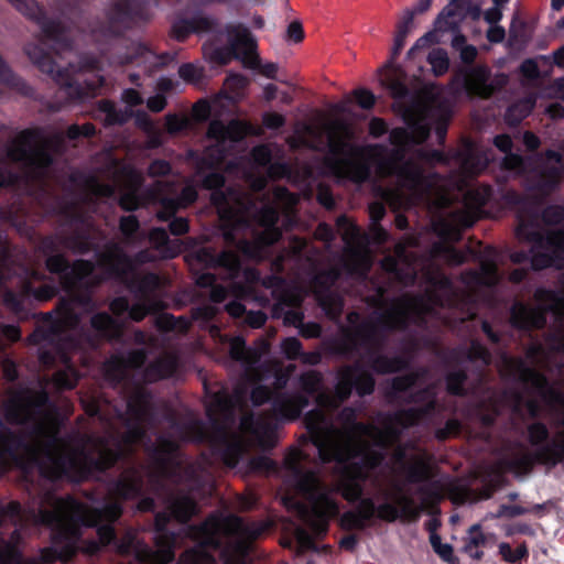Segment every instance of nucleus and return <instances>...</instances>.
I'll use <instances>...</instances> for the list:
<instances>
[{
  "label": "nucleus",
  "mask_w": 564,
  "mask_h": 564,
  "mask_svg": "<svg viewBox=\"0 0 564 564\" xmlns=\"http://www.w3.org/2000/svg\"><path fill=\"white\" fill-rule=\"evenodd\" d=\"M175 367V358L171 355H164L148 366L144 379L147 381H156L166 378L173 373Z\"/></svg>",
  "instance_id": "obj_34"
},
{
  "label": "nucleus",
  "mask_w": 564,
  "mask_h": 564,
  "mask_svg": "<svg viewBox=\"0 0 564 564\" xmlns=\"http://www.w3.org/2000/svg\"><path fill=\"white\" fill-rule=\"evenodd\" d=\"M414 17L415 10H410L409 8L404 9L400 13L395 25L391 58L383 66L384 69L394 68V58L400 54L404 46L406 36L414 29Z\"/></svg>",
  "instance_id": "obj_29"
},
{
  "label": "nucleus",
  "mask_w": 564,
  "mask_h": 564,
  "mask_svg": "<svg viewBox=\"0 0 564 564\" xmlns=\"http://www.w3.org/2000/svg\"><path fill=\"white\" fill-rule=\"evenodd\" d=\"M383 83L395 98L404 97L408 94L406 86L392 74H387Z\"/></svg>",
  "instance_id": "obj_51"
},
{
  "label": "nucleus",
  "mask_w": 564,
  "mask_h": 564,
  "mask_svg": "<svg viewBox=\"0 0 564 564\" xmlns=\"http://www.w3.org/2000/svg\"><path fill=\"white\" fill-rule=\"evenodd\" d=\"M303 459L301 451H293L285 457V465L290 482L306 497L310 507L293 498H284V505L294 510L300 519L319 535L326 531L328 520L338 512V507L315 473L304 468Z\"/></svg>",
  "instance_id": "obj_10"
},
{
  "label": "nucleus",
  "mask_w": 564,
  "mask_h": 564,
  "mask_svg": "<svg viewBox=\"0 0 564 564\" xmlns=\"http://www.w3.org/2000/svg\"><path fill=\"white\" fill-rule=\"evenodd\" d=\"M547 431L542 424L535 423L529 427V438L533 445H540L546 440Z\"/></svg>",
  "instance_id": "obj_61"
},
{
  "label": "nucleus",
  "mask_w": 564,
  "mask_h": 564,
  "mask_svg": "<svg viewBox=\"0 0 564 564\" xmlns=\"http://www.w3.org/2000/svg\"><path fill=\"white\" fill-rule=\"evenodd\" d=\"M417 381L419 376L413 373L403 377H398L393 379L392 388L395 392L403 391L411 387H419L420 383Z\"/></svg>",
  "instance_id": "obj_53"
},
{
  "label": "nucleus",
  "mask_w": 564,
  "mask_h": 564,
  "mask_svg": "<svg viewBox=\"0 0 564 564\" xmlns=\"http://www.w3.org/2000/svg\"><path fill=\"white\" fill-rule=\"evenodd\" d=\"M178 75L186 82L197 83L203 77L202 68L194 64H184L178 68Z\"/></svg>",
  "instance_id": "obj_49"
},
{
  "label": "nucleus",
  "mask_w": 564,
  "mask_h": 564,
  "mask_svg": "<svg viewBox=\"0 0 564 564\" xmlns=\"http://www.w3.org/2000/svg\"><path fill=\"white\" fill-rule=\"evenodd\" d=\"M471 0H449L435 20L438 31L447 32L458 26L469 11Z\"/></svg>",
  "instance_id": "obj_28"
},
{
  "label": "nucleus",
  "mask_w": 564,
  "mask_h": 564,
  "mask_svg": "<svg viewBox=\"0 0 564 564\" xmlns=\"http://www.w3.org/2000/svg\"><path fill=\"white\" fill-rule=\"evenodd\" d=\"M249 393L247 382H240L232 395L226 391L214 393L207 404V415L218 437L225 445V463L234 467L239 456L248 445L258 444L267 447L273 445V417L243 415L239 424V432H230L235 422V409L241 408Z\"/></svg>",
  "instance_id": "obj_6"
},
{
  "label": "nucleus",
  "mask_w": 564,
  "mask_h": 564,
  "mask_svg": "<svg viewBox=\"0 0 564 564\" xmlns=\"http://www.w3.org/2000/svg\"><path fill=\"white\" fill-rule=\"evenodd\" d=\"M18 11L32 19H37L39 7L34 0H8Z\"/></svg>",
  "instance_id": "obj_48"
},
{
  "label": "nucleus",
  "mask_w": 564,
  "mask_h": 564,
  "mask_svg": "<svg viewBox=\"0 0 564 564\" xmlns=\"http://www.w3.org/2000/svg\"><path fill=\"white\" fill-rule=\"evenodd\" d=\"M99 267L108 275H116L127 282L132 290L139 293V303L129 310V316L141 321L148 313L163 307L162 301L154 293L161 281L153 273L142 274L137 271L132 260L128 259L117 246L102 256Z\"/></svg>",
  "instance_id": "obj_12"
},
{
  "label": "nucleus",
  "mask_w": 564,
  "mask_h": 564,
  "mask_svg": "<svg viewBox=\"0 0 564 564\" xmlns=\"http://www.w3.org/2000/svg\"><path fill=\"white\" fill-rule=\"evenodd\" d=\"M224 184V177L219 173H210L203 180L206 188L215 189L212 193V202L217 207L220 219L224 223V237L229 242H236V232L245 226L248 210V199L237 189L227 192L218 189Z\"/></svg>",
  "instance_id": "obj_14"
},
{
  "label": "nucleus",
  "mask_w": 564,
  "mask_h": 564,
  "mask_svg": "<svg viewBox=\"0 0 564 564\" xmlns=\"http://www.w3.org/2000/svg\"><path fill=\"white\" fill-rule=\"evenodd\" d=\"M563 171L564 165L561 162V155L554 151L546 152V165L540 173L536 188L541 193H547L557 184Z\"/></svg>",
  "instance_id": "obj_30"
},
{
  "label": "nucleus",
  "mask_w": 564,
  "mask_h": 564,
  "mask_svg": "<svg viewBox=\"0 0 564 564\" xmlns=\"http://www.w3.org/2000/svg\"><path fill=\"white\" fill-rule=\"evenodd\" d=\"M462 94L458 84L430 93L406 106L402 117L408 129L395 128L390 131L392 151L383 155L381 145H357L354 143L355 129L340 119L323 124H301L288 142L291 148L307 147L314 150L328 149L329 161L339 176L355 182H364L370 175L373 162L381 176L393 175L398 188L388 189L383 197L393 208H406L434 192L435 205L444 212L436 223L440 236L447 240H458L463 228L471 226L480 216L481 207L490 196V188L466 183L465 177L480 173L488 158L471 145H466L457 155L459 176L451 181L452 188H444L440 180L430 172L435 162L444 161L437 150L412 151L413 145L424 142L432 127L442 141L445 138L447 122L452 113V101Z\"/></svg>",
  "instance_id": "obj_1"
},
{
  "label": "nucleus",
  "mask_w": 564,
  "mask_h": 564,
  "mask_svg": "<svg viewBox=\"0 0 564 564\" xmlns=\"http://www.w3.org/2000/svg\"><path fill=\"white\" fill-rule=\"evenodd\" d=\"M528 364L508 356L500 358L499 369L503 376L522 382L534 390L536 397L550 409L558 412L563 427L556 433L551 443L539 449V458L545 462L564 457V391L560 386H549L545 379L533 369V366L547 367L550 356L544 348L534 346L528 351Z\"/></svg>",
  "instance_id": "obj_7"
},
{
  "label": "nucleus",
  "mask_w": 564,
  "mask_h": 564,
  "mask_svg": "<svg viewBox=\"0 0 564 564\" xmlns=\"http://www.w3.org/2000/svg\"><path fill=\"white\" fill-rule=\"evenodd\" d=\"M251 133V127L238 120H231L227 124L220 120L210 122L207 135L215 141L218 152H224L232 143Z\"/></svg>",
  "instance_id": "obj_25"
},
{
  "label": "nucleus",
  "mask_w": 564,
  "mask_h": 564,
  "mask_svg": "<svg viewBox=\"0 0 564 564\" xmlns=\"http://www.w3.org/2000/svg\"><path fill=\"white\" fill-rule=\"evenodd\" d=\"M369 361H372L373 369L381 373L393 372L404 366V361L402 359L388 358L384 356H377L376 358L369 357Z\"/></svg>",
  "instance_id": "obj_43"
},
{
  "label": "nucleus",
  "mask_w": 564,
  "mask_h": 564,
  "mask_svg": "<svg viewBox=\"0 0 564 564\" xmlns=\"http://www.w3.org/2000/svg\"><path fill=\"white\" fill-rule=\"evenodd\" d=\"M373 386L375 381L366 370L347 367L339 375L335 394L319 392L316 402L321 408L335 409L350 395L352 387L360 395H365L372 392Z\"/></svg>",
  "instance_id": "obj_17"
},
{
  "label": "nucleus",
  "mask_w": 564,
  "mask_h": 564,
  "mask_svg": "<svg viewBox=\"0 0 564 564\" xmlns=\"http://www.w3.org/2000/svg\"><path fill=\"white\" fill-rule=\"evenodd\" d=\"M120 229L122 235L129 240L130 237L138 231L139 223L134 216L122 217L120 220Z\"/></svg>",
  "instance_id": "obj_60"
},
{
  "label": "nucleus",
  "mask_w": 564,
  "mask_h": 564,
  "mask_svg": "<svg viewBox=\"0 0 564 564\" xmlns=\"http://www.w3.org/2000/svg\"><path fill=\"white\" fill-rule=\"evenodd\" d=\"M304 39V31L300 21H293L286 29L285 40L291 43H300Z\"/></svg>",
  "instance_id": "obj_58"
},
{
  "label": "nucleus",
  "mask_w": 564,
  "mask_h": 564,
  "mask_svg": "<svg viewBox=\"0 0 564 564\" xmlns=\"http://www.w3.org/2000/svg\"><path fill=\"white\" fill-rule=\"evenodd\" d=\"M282 349L289 359H294L300 355L301 343L299 339H296L294 337L286 338L282 343Z\"/></svg>",
  "instance_id": "obj_62"
},
{
  "label": "nucleus",
  "mask_w": 564,
  "mask_h": 564,
  "mask_svg": "<svg viewBox=\"0 0 564 564\" xmlns=\"http://www.w3.org/2000/svg\"><path fill=\"white\" fill-rule=\"evenodd\" d=\"M187 126V120L174 115L166 116V130L171 134L182 131Z\"/></svg>",
  "instance_id": "obj_64"
},
{
  "label": "nucleus",
  "mask_w": 564,
  "mask_h": 564,
  "mask_svg": "<svg viewBox=\"0 0 564 564\" xmlns=\"http://www.w3.org/2000/svg\"><path fill=\"white\" fill-rule=\"evenodd\" d=\"M499 552L503 560L509 563H517L528 554L525 545H519L516 550H512L508 543H501Z\"/></svg>",
  "instance_id": "obj_46"
},
{
  "label": "nucleus",
  "mask_w": 564,
  "mask_h": 564,
  "mask_svg": "<svg viewBox=\"0 0 564 564\" xmlns=\"http://www.w3.org/2000/svg\"><path fill=\"white\" fill-rule=\"evenodd\" d=\"M41 28L48 40L57 43L66 41L65 29L59 22L44 20L41 22Z\"/></svg>",
  "instance_id": "obj_44"
},
{
  "label": "nucleus",
  "mask_w": 564,
  "mask_h": 564,
  "mask_svg": "<svg viewBox=\"0 0 564 564\" xmlns=\"http://www.w3.org/2000/svg\"><path fill=\"white\" fill-rule=\"evenodd\" d=\"M44 392L20 390L6 403L7 419L14 423H31L32 440L21 442L9 435L0 422V470L25 455L30 464L48 478L63 474L84 476L95 469H106L141 440L149 416L150 397L137 390L127 402L124 413H118L123 432L111 423L107 437H82L66 442L57 436L58 423L46 408Z\"/></svg>",
  "instance_id": "obj_3"
},
{
  "label": "nucleus",
  "mask_w": 564,
  "mask_h": 564,
  "mask_svg": "<svg viewBox=\"0 0 564 564\" xmlns=\"http://www.w3.org/2000/svg\"><path fill=\"white\" fill-rule=\"evenodd\" d=\"M167 516H156V551L153 552L147 544L138 540L132 531H128L116 545L120 553H133L135 558L147 564H166L174 558L176 535L164 530ZM268 528L267 523H245L240 518L229 516L226 518L210 517L202 525L191 528L188 534L197 544L186 550L180 557L178 564H215L210 550H216L225 535L238 539L239 556L234 563L243 564L241 553L248 540L256 539Z\"/></svg>",
  "instance_id": "obj_4"
},
{
  "label": "nucleus",
  "mask_w": 564,
  "mask_h": 564,
  "mask_svg": "<svg viewBox=\"0 0 564 564\" xmlns=\"http://www.w3.org/2000/svg\"><path fill=\"white\" fill-rule=\"evenodd\" d=\"M465 373L462 371H453L447 376V389L455 394L463 393L462 384L465 381Z\"/></svg>",
  "instance_id": "obj_54"
},
{
  "label": "nucleus",
  "mask_w": 564,
  "mask_h": 564,
  "mask_svg": "<svg viewBox=\"0 0 564 564\" xmlns=\"http://www.w3.org/2000/svg\"><path fill=\"white\" fill-rule=\"evenodd\" d=\"M229 44L235 58L241 61L245 67L256 69L260 66L257 41L248 29L234 26L229 34Z\"/></svg>",
  "instance_id": "obj_23"
},
{
  "label": "nucleus",
  "mask_w": 564,
  "mask_h": 564,
  "mask_svg": "<svg viewBox=\"0 0 564 564\" xmlns=\"http://www.w3.org/2000/svg\"><path fill=\"white\" fill-rule=\"evenodd\" d=\"M259 225L262 227L261 232L256 235L254 241L238 240L237 247L240 251L250 258H258L261 249L272 245L281 237V231L275 224L278 221V212L271 206L263 207L258 214Z\"/></svg>",
  "instance_id": "obj_20"
},
{
  "label": "nucleus",
  "mask_w": 564,
  "mask_h": 564,
  "mask_svg": "<svg viewBox=\"0 0 564 564\" xmlns=\"http://www.w3.org/2000/svg\"><path fill=\"white\" fill-rule=\"evenodd\" d=\"M295 538L299 543L297 553H302L305 550L314 549V543L311 535L302 528L295 529Z\"/></svg>",
  "instance_id": "obj_63"
},
{
  "label": "nucleus",
  "mask_w": 564,
  "mask_h": 564,
  "mask_svg": "<svg viewBox=\"0 0 564 564\" xmlns=\"http://www.w3.org/2000/svg\"><path fill=\"white\" fill-rule=\"evenodd\" d=\"M352 94H354L358 105L362 109H370L375 105L376 98H375V95L370 90L359 88V89L354 90Z\"/></svg>",
  "instance_id": "obj_56"
},
{
  "label": "nucleus",
  "mask_w": 564,
  "mask_h": 564,
  "mask_svg": "<svg viewBox=\"0 0 564 564\" xmlns=\"http://www.w3.org/2000/svg\"><path fill=\"white\" fill-rule=\"evenodd\" d=\"M467 358L471 361H480L481 365H488L490 362L489 352L478 343H473Z\"/></svg>",
  "instance_id": "obj_52"
},
{
  "label": "nucleus",
  "mask_w": 564,
  "mask_h": 564,
  "mask_svg": "<svg viewBox=\"0 0 564 564\" xmlns=\"http://www.w3.org/2000/svg\"><path fill=\"white\" fill-rule=\"evenodd\" d=\"M43 275L37 272H32L28 275L21 294L15 295L13 292L8 291L3 295L4 303L13 311H19L21 307L22 296L33 295L39 301H47L53 297L56 293V286L50 283L36 286L37 282H41Z\"/></svg>",
  "instance_id": "obj_26"
},
{
  "label": "nucleus",
  "mask_w": 564,
  "mask_h": 564,
  "mask_svg": "<svg viewBox=\"0 0 564 564\" xmlns=\"http://www.w3.org/2000/svg\"><path fill=\"white\" fill-rule=\"evenodd\" d=\"M252 158L259 165H267L272 160V151L269 145L261 144L252 150Z\"/></svg>",
  "instance_id": "obj_55"
},
{
  "label": "nucleus",
  "mask_w": 564,
  "mask_h": 564,
  "mask_svg": "<svg viewBox=\"0 0 564 564\" xmlns=\"http://www.w3.org/2000/svg\"><path fill=\"white\" fill-rule=\"evenodd\" d=\"M46 267L53 273H61V283L69 292L97 282V268L87 261L79 260L68 267L64 258L57 254L47 257Z\"/></svg>",
  "instance_id": "obj_19"
},
{
  "label": "nucleus",
  "mask_w": 564,
  "mask_h": 564,
  "mask_svg": "<svg viewBox=\"0 0 564 564\" xmlns=\"http://www.w3.org/2000/svg\"><path fill=\"white\" fill-rule=\"evenodd\" d=\"M415 406L401 411L384 424L383 430L356 422V411L345 408L338 415L339 427L325 415L323 410H312L305 416L306 427L323 463L335 460L348 464L339 481L338 489L349 501L362 495L360 480H371L373 498L360 499L356 513L346 519L355 528H362L373 517L387 522L397 519H416L426 507L425 498L416 502L413 495L395 476L404 474L409 482H419L429 477V467L421 454L398 448L392 466V477L382 480L386 446L400 433V430L414 424L421 413L434 405V393L425 390L415 395Z\"/></svg>",
  "instance_id": "obj_2"
},
{
  "label": "nucleus",
  "mask_w": 564,
  "mask_h": 564,
  "mask_svg": "<svg viewBox=\"0 0 564 564\" xmlns=\"http://www.w3.org/2000/svg\"><path fill=\"white\" fill-rule=\"evenodd\" d=\"M416 267L415 262L410 261V256L402 243L395 246V257L389 256L382 261V268L388 272L395 273V276L404 283L414 280Z\"/></svg>",
  "instance_id": "obj_27"
},
{
  "label": "nucleus",
  "mask_w": 564,
  "mask_h": 564,
  "mask_svg": "<svg viewBox=\"0 0 564 564\" xmlns=\"http://www.w3.org/2000/svg\"><path fill=\"white\" fill-rule=\"evenodd\" d=\"M170 186L163 182H156L151 191V199L159 200L162 205V209L158 212L161 220H167L177 209L188 206L197 197L196 189L191 185L185 186L176 198L170 197Z\"/></svg>",
  "instance_id": "obj_21"
},
{
  "label": "nucleus",
  "mask_w": 564,
  "mask_h": 564,
  "mask_svg": "<svg viewBox=\"0 0 564 564\" xmlns=\"http://www.w3.org/2000/svg\"><path fill=\"white\" fill-rule=\"evenodd\" d=\"M498 280L496 264L488 260L481 262L480 272L469 271L463 275V282L469 291H474L479 285H494Z\"/></svg>",
  "instance_id": "obj_32"
},
{
  "label": "nucleus",
  "mask_w": 564,
  "mask_h": 564,
  "mask_svg": "<svg viewBox=\"0 0 564 564\" xmlns=\"http://www.w3.org/2000/svg\"><path fill=\"white\" fill-rule=\"evenodd\" d=\"M496 538L494 534H485L480 530V525L474 524L468 530L464 551L473 558L479 560L482 556V547L495 543Z\"/></svg>",
  "instance_id": "obj_33"
},
{
  "label": "nucleus",
  "mask_w": 564,
  "mask_h": 564,
  "mask_svg": "<svg viewBox=\"0 0 564 564\" xmlns=\"http://www.w3.org/2000/svg\"><path fill=\"white\" fill-rule=\"evenodd\" d=\"M535 306L521 303L513 305L511 322L520 328H540L545 324V312H552L561 319L560 329L553 334L549 344L550 350L564 354V295L538 289L534 293Z\"/></svg>",
  "instance_id": "obj_13"
},
{
  "label": "nucleus",
  "mask_w": 564,
  "mask_h": 564,
  "mask_svg": "<svg viewBox=\"0 0 564 564\" xmlns=\"http://www.w3.org/2000/svg\"><path fill=\"white\" fill-rule=\"evenodd\" d=\"M59 142L44 131H23L4 148L0 149V162H21L24 166L42 170L51 163L50 151Z\"/></svg>",
  "instance_id": "obj_15"
},
{
  "label": "nucleus",
  "mask_w": 564,
  "mask_h": 564,
  "mask_svg": "<svg viewBox=\"0 0 564 564\" xmlns=\"http://www.w3.org/2000/svg\"><path fill=\"white\" fill-rule=\"evenodd\" d=\"M348 261L352 265V270L359 273H365L371 264L368 250L360 243H351Z\"/></svg>",
  "instance_id": "obj_36"
},
{
  "label": "nucleus",
  "mask_w": 564,
  "mask_h": 564,
  "mask_svg": "<svg viewBox=\"0 0 564 564\" xmlns=\"http://www.w3.org/2000/svg\"><path fill=\"white\" fill-rule=\"evenodd\" d=\"M563 218L564 209L561 206L545 208L542 216L535 206L523 205L519 210L516 235L519 240L533 243L531 265L534 270L560 267L564 262V230L547 229Z\"/></svg>",
  "instance_id": "obj_9"
},
{
  "label": "nucleus",
  "mask_w": 564,
  "mask_h": 564,
  "mask_svg": "<svg viewBox=\"0 0 564 564\" xmlns=\"http://www.w3.org/2000/svg\"><path fill=\"white\" fill-rule=\"evenodd\" d=\"M203 53L206 59L216 65H226L235 58L231 47H216L213 44H205Z\"/></svg>",
  "instance_id": "obj_39"
},
{
  "label": "nucleus",
  "mask_w": 564,
  "mask_h": 564,
  "mask_svg": "<svg viewBox=\"0 0 564 564\" xmlns=\"http://www.w3.org/2000/svg\"><path fill=\"white\" fill-rule=\"evenodd\" d=\"M216 263L228 270L229 278H234L239 270V259L237 254L231 251L221 252L217 257Z\"/></svg>",
  "instance_id": "obj_45"
},
{
  "label": "nucleus",
  "mask_w": 564,
  "mask_h": 564,
  "mask_svg": "<svg viewBox=\"0 0 564 564\" xmlns=\"http://www.w3.org/2000/svg\"><path fill=\"white\" fill-rule=\"evenodd\" d=\"M508 82L505 74H491L486 66L474 67L465 79V89L469 95L481 98L490 97Z\"/></svg>",
  "instance_id": "obj_22"
},
{
  "label": "nucleus",
  "mask_w": 564,
  "mask_h": 564,
  "mask_svg": "<svg viewBox=\"0 0 564 564\" xmlns=\"http://www.w3.org/2000/svg\"><path fill=\"white\" fill-rule=\"evenodd\" d=\"M308 404L301 394L282 395L273 402V416L284 420H294L300 416L302 410Z\"/></svg>",
  "instance_id": "obj_31"
},
{
  "label": "nucleus",
  "mask_w": 564,
  "mask_h": 564,
  "mask_svg": "<svg viewBox=\"0 0 564 564\" xmlns=\"http://www.w3.org/2000/svg\"><path fill=\"white\" fill-rule=\"evenodd\" d=\"M386 210L382 204L373 203L369 207L370 219L372 220V238L377 242H383L387 238V232L383 228L377 226V223L383 217Z\"/></svg>",
  "instance_id": "obj_42"
},
{
  "label": "nucleus",
  "mask_w": 564,
  "mask_h": 564,
  "mask_svg": "<svg viewBox=\"0 0 564 564\" xmlns=\"http://www.w3.org/2000/svg\"><path fill=\"white\" fill-rule=\"evenodd\" d=\"M265 351V347L260 349H251L245 347V341L240 337L232 338L229 343L230 356L241 361L245 367L246 381L252 387L250 397L254 405H260L270 398V391L267 387L257 384V381L262 379V375L259 372L258 364L261 360L262 354Z\"/></svg>",
  "instance_id": "obj_18"
},
{
  "label": "nucleus",
  "mask_w": 564,
  "mask_h": 564,
  "mask_svg": "<svg viewBox=\"0 0 564 564\" xmlns=\"http://www.w3.org/2000/svg\"><path fill=\"white\" fill-rule=\"evenodd\" d=\"M319 301L327 315L332 318H336L340 314L343 305L338 296L333 294L319 296Z\"/></svg>",
  "instance_id": "obj_47"
},
{
  "label": "nucleus",
  "mask_w": 564,
  "mask_h": 564,
  "mask_svg": "<svg viewBox=\"0 0 564 564\" xmlns=\"http://www.w3.org/2000/svg\"><path fill=\"white\" fill-rule=\"evenodd\" d=\"M169 509L173 517L183 522L196 512V505L192 497L178 495L171 500Z\"/></svg>",
  "instance_id": "obj_35"
},
{
  "label": "nucleus",
  "mask_w": 564,
  "mask_h": 564,
  "mask_svg": "<svg viewBox=\"0 0 564 564\" xmlns=\"http://www.w3.org/2000/svg\"><path fill=\"white\" fill-rule=\"evenodd\" d=\"M91 326L109 338H115L120 334L119 324L106 313L93 316Z\"/></svg>",
  "instance_id": "obj_38"
},
{
  "label": "nucleus",
  "mask_w": 564,
  "mask_h": 564,
  "mask_svg": "<svg viewBox=\"0 0 564 564\" xmlns=\"http://www.w3.org/2000/svg\"><path fill=\"white\" fill-rule=\"evenodd\" d=\"M321 376L315 371H308L301 377V386L307 393H314L319 390Z\"/></svg>",
  "instance_id": "obj_50"
},
{
  "label": "nucleus",
  "mask_w": 564,
  "mask_h": 564,
  "mask_svg": "<svg viewBox=\"0 0 564 564\" xmlns=\"http://www.w3.org/2000/svg\"><path fill=\"white\" fill-rule=\"evenodd\" d=\"M175 441L160 438L152 452L154 473L166 478H175L182 469L181 459L176 452Z\"/></svg>",
  "instance_id": "obj_24"
},
{
  "label": "nucleus",
  "mask_w": 564,
  "mask_h": 564,
  "mask_svg": "<svg viewBox=\"0 0 564 564\" xmlns=\"http://www.w3.org/2000/svg\"><path fill=\"white\" fill-rule=\"evenodd\" d=\"M29 58L34 63L43 73H46L58 85L65 89L67 96L72 98L83 97L93 94L102 84V77L98 76L97 79H85L86 90L80 89L77 80L74 79L78 72L84 70V67H77L69 63L68 67L64 65V58L58 55L57 58L52 59L47 56L42 47L36 44H29L25 48Z\"/></svg>",
  "instance_id": "obj_16"
},
{
  "label": "nucleus",
  "mask_w": 564,
  "mask_h": 564,
  "mask_svg": "<svg viewBox=\"0 0 564 564\" xmlns=\"http://www.w3.org/2000/svg\"><path fill=\"white\" fill-rule=\"evenodd\" d=\"M141 199L137 195V192L134 188L129 189L127 193L121 195L120 197V205L122 208L127 210H132L138 208L141 205Z\"/></svg>",
  "instance_id": "obj_59"
},
{
  "label": "nucleus",
  "mask_w": 564,
  "mask_h": 564,
  "mask_svg": "<svg viewBox=\"0 0 564 564\" xmlns=\"http://www.w3.org/2000/svg\"><path fill=\"white\" fill-rule=\"evenodd\" d=\"M145 356L142 350L131 351L126 359H116L108 364L107 373H111V368L116 365L118 367V373H115V378H120L124 375L126 368H138L144 362Z\"/></svg>",
  "instance_id": "obj_37"
},
{
  "label": "nucleus",
  "mask_w": 564,
  "mask_h": 564,
  "mask_svg": "<svg viewBox=\"0 0 564 564\" xmlns=\"http://www.w3.org/2000/svg\"><path fill=\"white\" fill-rule=\"evenodd\" d=\"M433 290L427 296L408 297L395 300L387 306H380L375 312L378 324L371 321L365 322L356 333V341L367 347H375L379 340L381 327H397L415 316L430 314L435 305H444L441 295H447L452 291L449 280L437 273L432 278Z\"/></svg>",
  "instance_id": "obj_11"
},
{
  "label": "nucleus",
  "mask_w": 564,
  "mask_h": 564,
  "mask_svg": "<svg viewBox=\"0 0 564 564\" xmlns=\"http://www.w3.org/2000/svg\"><path fill=\"white\" fill-rule=\"evenodd\" d=\"M535 99L533 97H528L511 107L507 110L506 119L509 123L516 124L522 118L527 117L534 107Z\"/></svg>",
  "instance_id": "obj_40"
},
{
  "label": "nucleus",
  "mask_w": 564,
  "mask_h": 564,
  "mask_svg": "<svg viewBox=\"0 0 564 564\" xmlns=\"http://www.w3.org/2000/svg\"><path fill=\"white\" fill-rule=\"evenodd\" d=\"M427 61L435 76L444 75L449 67L447 53L442 48H434L430 52Z\"/></svg>",
  "instance_id": "obj_41"
},
{
  "label": "nucleus",
  "mask_w": 564,
  "mask_h": 564,
  "mask_svg": "<svg viewBox=\"0 0 564 564\" xmlns=\"http://www.w3.org/2000/svg\"><path fill=\"white\" fill-rule=\"evenodd\" d=\"M85 305L78 297L63 301L55 321L39 327L29 338L31 344L39 346V359L43 365H52L57 355L65 365V369L57 371L53 378L58 389H70L78 379L64 351L76 346L74 336L77 334L78 314Z\"/></svg>",
  "instance_id": "obj_8"
},
{
  "label": "nucleus",
  "mask_w": 564,
  "mask_h": 564,
  "mask_svg": "<svg viewBox=\"0 0 564 564\" xmlns=\"http://www.w3.org/2000/svg\"><path fill=\"white\" fill-rule=\"evenodd\" d=\"M215 26V21L208 17L198 15L188 25L189 31L206 32Z\"/></svg>",
  "instance_id": "obj_57"
},
{
  "label": "nucleus",
  "mask_w": 564,
  "mask_h": 564,
  "mask_svg": "<svg viewBox=\"0 0 564 564\" xmlns=\"http://www.w3.org/2000/svg\"><path fill=\"white\" fill-rule=\"evenodd\" d=\"M140 475L137 471L124 474L110 490L109 498L101 509H88L70 498L62 499L45 496L37 512L32 513L35 521L51 525L55 530V552L59 557L68 558L78 549L80 524L98 527L99 543L112 541L115 533L110 525L121 514L119 499H129L140 490Z\"/></svg>",
  "instance_id": "obj_5"
}]
</instances>
